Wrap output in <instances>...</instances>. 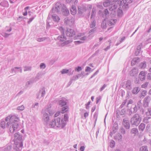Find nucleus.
Returning <instances> with one entry per match:
<instances>
[{"label":"nucleus","instance_id":"nucleus-1","mask_svg":"<svg viewBox=\"0 0 151 151\" xmlns=\"http://www.w3.org/2000/svg\"><path fill=\"white\" fill-rule=\"evenodd\" d=\"M5 121H1L0 126L1 127L4 128H9L11 133H13L14 132L19 130L20 122L19 118L16 116L13 115L11 116H8L6 118Z\"/></svg>","mask_w":151,"mask_h":151},{"label":"nucleus","instance_id":"nucleus-2","mask_svg":"<svg viewBox=\"0 0 151 151\" xmlns=\"http://www.w3.org/2000/svg\"><path fill=\"white\" fill-rule=\"evenodd\" d=\"M68 119V115L67 114H64V119L63 118L61 119L59 117H58L53 120L49 124V127L51 128H54L56 126L58 127H60L61 128H63L65 126L66 123L64 122L67 121Z\"/></svg>","mask_w":151,"mask_h":151},{"label":"nucleus","instance_id":"nucleus-3","mask_svg":"<svg viewBox=\"0 0 151 151\" xmlns=\"http://www.w3.org/2000/svg\"><path fill=\"white\" fill-rule=\"evenodd\" d=\"M55 113L54 110L51 109V106L50 107L45 108L42 111V119L46 124H48L49 120V116H52Z\"/></svg>","mask_w":151,"mask_h":151},{"label":"nucleus","instance_id":"nucleus-4","mask_svg":"<svg viewBox=\"0 0 151 151\" xmlns=\"http://www.w3.org/2000/svg\"><path fill=\"white\" fill-rule=\"evenodd\" d=\"M118 0H108L106 1L103 3V5L105 7L109 6V9L110 11H113L116 9L119 6L118 4H116Z\"/></svg>","mask_w":151,"mask_h":151},{"label":"nucleus","instance_id":"nucleus-5","mask_svg":"<svg viewBox=\"0 0 151 151\" xmlns=\"http://www.w3.org/2000/svg\"><path fill=\"white\" fill-rule=\"evenodd\" d=\"M134 0H118L116 4L122 6L124 11L127 10L129 8V4L132 3Z\"/></svg>","mask_w":151,"mask_h":151},{"label":"nucleus","instance_id":"nucleus-6","mask_svg":"<svg viewBox=\"0 0 151 151\" xmlns=\"http://www.w3.org/2000/svg\"><path fill=\"white\" fill-rule=\"evenodd\" d=\"M141 121V117L139 114H136L131 118L130 122L132 125L137 126Z\"/></svg>","mask_w":151,"mask_h":151},{"label":"nucleus","instance_id":"nucleus-7","mask_svg":"<svg viewBox=\"0 0 151 151\" xmlns=\"http://www.w3.org/2000/svg\"><path fill=\"white\" fill-rule=\"evenodd\" d=\"M63 6L65 5L64 4H62L60 2H57L55 5V7H53L52 9V12L59 13L63 9Z\"/></svg>","mask_w":151,"mask_h":151},{"label":"nucleus","instance_id":"nucleus-8","mask_svg":"<svg viewBox=\"0 0 151 151\" xmlns=\"http://www.w3.org/2000/svg\"><path fill=\"white\" fill-rule=\"evenodd\" d=\"M42 73H38L35 78L31 79L29 81L27 82L25 84V86L27 88L29 85L33 84L34 82L39 80L42 75Z\"/></svg>","mask_w":151,"mask_h":151},{"label":"nucleus","instance_id":"nucleus-9","mask_svg":"<svg viewBox=\"0 0 151 151\" xmlns=\"http://www.w3.org/2000/svg\"><path fill=\"white\" fill-rule=\"evenodd\" d=\"M67 39L65 34H61L60 35L58 36L57 37V40L60 42H64L61 44L62 46H63L67 44L72 42V41L67 40H66Z\"/></svg>","mask_w":151,"mask_h":151},{"label":"nucleus","instance_id":"nucleus-10","mask_svg":"<svg viewBox=\"0 0 151 151\" xmlns=\"http://www.w3.org/2000/svg\"><path fill=\"white\" fill-rule=\"evenodd\" d=\"M65 33L67 36L69 37H74L76 36V32L75 30L73 29L68 28L66 30Z\"/></svg>","mask_w":151,"mask_h":151},{"label":"nucleus","instance_id":"nucleus-11","mask_svg":"<svg viewBox=\"0 0 151 151\" xmlns=\"http://www.w3.org/2000/svg\"><path fill=\"white\" fill-rule=\"evenodd\" d=\"M151 100V98L150 96H146L143 100V106L145 108L148 107Z\"/></svg>","mask_w":151,"mask_h":151},{"label":"nucleus","instance_id":"nucleus-12","mask_svg":"<svg viewBox=\"0 0 151 151\" xmlns=\"http://www.w3.org/2000/svg\"><path fill=\"white\" fill-rule=\"evenodd\" d=\"M122 124L126 129H128L130 128V125L129 120L125 118L123 119Z\"/></svg>","mask_w":151,"mask_h":151},{"label":"nucleus","instance_id":"nucleus-13","mask_svg":"<svg viewBox=\"0 0 151 151\" xmlns=\"http://www.w3.org/2000/svg\"><path fill=\"white\" fill-rule=\"evenodd\" d=\"M67 103L66 99L63 98L58 101V104L59 106L61 107L66 105Z\"/></svg>","mask_w":151,"mask_h":151},{"label":"nucleus","instance_id":"nucleus-14","mask_svg":"<svg viewBox=\"0 0 151 151\" xmlns=\"http://www.w3.org/2000/svg\"><path fill=\"white\" fill-rule=\"evenodd\" d=\"M23 146V142H21L19 145H15L14 146V149L15 151H21Z\"/></svg>","mask_w":151,"mask_h":151},{"label":"nucleus","instance_id":"nucleus-15","mask_svg":"<svg viewBox=\"0 0 151 151\" xmlns=\"http://www.w3.org/2000/svg\"><path fill=\"white\" fill-rule=\"evenodd\" d=\"M132 82L128 80L126 81L125 84V89L127 91H129L132 89Z\"/></svg>","mask_w":151,"mask_h":151},{"label":"nucleus","instance_id":"nucleus-16","mask_svg":"<svg viewBox=\"0 0 151 151\" xmlns=\"http://www.w3.org/2000/svg\"><path fill=\"white\" fill-rule=\"evenodd\" d=\"M83 35L82 34H79L77 36H75L74 37V39H80L81 40L84 41L86 40L87 39V37L86 36H84L82 37H81Z\"/></svg>","mask_w":151,"mask_h":151},{"label":"nucleus","instance_id":"nucleus-17","mask_svg":"<svg viewBox=\"0 0 151 151\" xmlns=\"http://www.w3.org/2000/svg\"><path fill=\"white\" fill-rule=\"evenodd\" d=\"M45 94V88L43 87L40 89L37 95V98L38 99L39 96L41 94V97H43Z\"/></svg>","mask_w":151,"mask_h":151},{"label":"nucleus","instance_id":"nucleus-18","mask_svg":"<svg viewBox=\"0 0 151 151\" xmlns=\"http://www.w3.org/2000/svg\"><path fill=\"white\" fill-rule=\"evenodd\" d=\"M78 13L79 14H83L86 10V7L84 6H81L78 7Z\"/></svg>","mask_w":151,"mask_h":151},{"label":"nucleus","instance_id":"nucleus-19","mask_svg":"<svg viewBox=\"0 0 151 151\" xmlns=\"http://www.w3.org/2000/svg\"><path fill=\"white\" fill-rule=\"evenodd\" d=\"M61 11L62 12L63 14L65 16H67L69 14V10L65 6H63V8Z\"/></svg>","mask_w":151,"mask_h":151},{"label":"nucleus","instance_id":"nucleus-20","mask_svg":"<svg viewBox=\"0 0 151 151\" xmlns=\"http://www.w3.org/2000/svg\"><path fill=\"white\" fill-rule=\"evenodd\" d=\"M73 19L71 18L70 19L69 18L66 17L64 19V23L66 24L70 25V23H72Z\"/></svg>","mask_w":151,"mask_h":151},{"label":"nucleus","instance_id":"nucleus-21","mask_svg":"<svg viewBox=\"0 0 151 151\" xmlns=\"http://www.w3.org/2000/svg\"><path fill=\"white\" fill-rule=\"evenodd\" d=\"M14 137L15 139L20 140L22 139V136L20 133L18 132L14 134Z\"/></svg>","mask_w":151,"mask_h":151},{"label":"nucleus","instance_id":"nucleus-22","mask_svg":"<svg viewBox=\"0 0 151 151\" xmlns=\"http://www.w3.org/2000/svg\"><path fill=\"white\" fill-rule=\"evenodd\" d=\"M138 73V71L136 68H134L132 69L130 72V75L131 76H134L137 75Z\"/></svg>","mask_w":151,"mask_h":151},{"label":"nucleus","instance_id":"nucleus-23","mask_svg":"<svg viewBox=\"0 0 151 151\" xmlns=\"http://www.w3.org/2000/svg\"><path fill=\"white\" fill-rule=\"evenodd\" d=\"M139 77L141 81H143L145 79V73L144 71H141L139 74Z\"/></svg>","mask_w":151,"mask_h":151},{"label":"nucleus","instance_id":"nucleus-24","mask_svg":"<svg viewBox=\"0 0 151 151\" xmlns=\"http://www.w3.org/2000/svg\"><path fill=\"white\" fill-rule=\"evenodd\" d=\"M140 61V59L138 57L134 58L131 62V65L132 66L134 65L136 63H138Z\"/></svg>","mask_w":151,"mask_h":151},{"label":"nucleus","instance_id":"nucleus-25","mask_svg":"<svg viewBox=\"0 0 151 151\" xmlns=\"http://www.w3.org/2000/svg\"><path fill=\"white\" fill-rule=\"evenodd\" d=\"M52 18L54 21L58 22L60 20L59 17L56 14H54L52 16Z\"/></svg>","mask_w":151,"mask_h":151},{"label":"nucleus","instance_id":"nucleus-26","mask_svg":"<svg viewBox=\"0 0 151 151\" xmlns=\"http://www.w3.org/2000/svg\"><path fill=\"white\" fill-rule=\"evenodd\" d=\"M116 21V19H111L108 21V24L109 26H111L115 24Z\"/></svg>","mask_w":151,"mask_h":151},{"label":"nucleus","instance_id":"nucleus-27","mask_svg":"<svg viewBox=\"0 0 151 151\" xmlns=\"http://www.w3.org/2000/svg\"><path fill=\"white\" fill-rule=\"evenodd\" d=\"M71 14L73 15H74L76 13V9L75 6H72L70 9Z\"/></svg>","mask_w":151,"mask_h":151},{"label":"nucleus","instance_id":"nucleus-28","mask_svg":"<svg viewBox=\"0 0 151 151\" xmlns=\"http://www.w3.org/2000/svg\"><path fill=\"white\" fill-rule=\"evenodd\" d=\"M61 112L63 114L67 112L68 110V106L65 105L63 107H62Z\"/></svg>","mask_w":151,"mask_h":151},{"label":"nucleus","instance_id":"nucleus-29","mask_svg":"<svg viewBox=\"0 0 151 151\" xmlns=\"http://www.w3.org/2000/svg\"><path fill=\"white\" fill-rule=\"evenodd\" d=\"M0 5L3 7H8L9 6L8 2L6 1H4L0 3Z\"/></svg>","mask_w":151,"mask_h":151},{"label":"nucleus","instance_id":"nucleus-30","mask_svg":"<svg viewBox=\"0 0 151 151\" xmlns=\"http://www.w3.org/2000/svg\"><path fill=\"white\" fill-rule=\"evenodd\" d=\"M109 12L107 9H105L104 10L102 13L103 17L105 16L106 17H107L109 15Z\"/></svg>","mask_w":151,"mask_h":151},{"label":"nucleus","instance_id":"nucleus-31","mask_svg":"<svg viewBox=\"0 0 151 151\" xmlns=\"http://www.w3.org/2000/svg\"><path fill=\"white\" fill-rule=\"evenodd\" d=\"M147 66L146 62L145 61H143L139 65V66L141 69L145 68Z\"/></svg>","mask_w":151,"mask_h":151},{"label":"nucleus","instance_id":"nucleus-32","mask_svg":"<svg viewBox=\"0 0 151 151\" xmlns=\"http://www.w3.org/2000/svg\"><path fill=\"white\" fill-rule=\"evenodd\" d=\"M131 133L134 134H138V131L137 128H134L131 129Z\"/></svg>","mask_w":151,"mask_h":151},{"label":"nucleus","instance_id":"nucleus-33","mask_svg":"<svg viewBox=\"0 0 151 151\" xmlns=\"http://www.w3.org/2000/svg\"><path fill=\"white\" fill-rule=\"evenodd\" d=\"M123 14V12L122 11L120 8H119L118 9L117 11V15L119 17H121Z\"/></svg>","mask_w":151,"mask_h":151},{"label":"nucleus","instance_id":"nucleus-34","mask_svg":"<svg viewBox=\"0 0 151 151\" xmlns=\"http://www.w3.org/2000/svg\"><path fill=\"white\" fill-rule=\"evenodd\" d=\"M96 21L94 19H92L90 25V28H93L94 27L96 26Z\"/></svg>","mask_w":151,"mask_h":151},{"label":"nucleus","instance_id":"nucleus-35","mask_svg":"<svg viewBox=\"0 0 151 151\" xmlns=\"http://www.w3.org/2000/svg\"><path fill=\"white\" fill-rule=\"evenodd\" d=\"M145 127V124L142 123L139 126V130L143 131Z\"/></svg>","mask_w":151,"mask_h":151},{"label":"nucleus","instance_id":"nucleus-36","mask_svg":"<svg viewBox=\"0 0 151 151\" xmlns=\"http://www.w3.org/2000/svg\"><path fill=\"white\" fill-rule=\"evenodd\" d=\"M118 129V124L115 123L114 124V126L113 128V130L114 132V133H115L116 132V130Z\"/></svg>","mask_w":151,"mask_h":151},{"label":"nucleus","instance_id":"nucleus-37","mask_svg":"<svg viewBox=\"0 0 151 151\" xmlns=\"http://www.w3.org/2000/svg\"><path fill=\"white\" fill-rule=\"evenodd\" d=\"M96 14V12L95 9H92V12H91V18L92 19H94V17H95Z\"/></svg>","mask_w":151,"mask_h":151},{"label":"nucleus","instance_id":"nucleus-38","mask_svg":"<svg viewBox=\"0 0 151 151\" xmlns=\"http://www.w3.org/2000/svg\"><path fill=\"white\" fill-rule=\"evenodd\" d=\"M139 91V88L138 87H135L133 89L132 91V93L133 94H135L137 93Z\"/></svg>","mask_w":151,"mask_h":151},{"label":"nucleus","instance_id":"nucleus-39","mask_svg":"<svg viewBox=\"0 0 151 151\" xmlns=\"http://www.w3.org/2000/svg\"><path fill=\"white\" fill-rule=\"evenodd\" d=\"M114 137L115 139H117L119 140H120L122 139V136L119 134H118L116 135Z\"/></svg>","mask_w":151,"mask_h":151},{"label":"nucleus","instance_id":"nucleus-40","mask_svg":"<svg viewBox=\"0 0 151 151\" xmlns=\"http://www.w3.org/2000/svg\"><path fill=\"white\" fill-rule=\"evenodd\" d=\"M140 151H148L147 147L146 146H144L140 147Z\"/></svg>","mask_w":151,"mask_h":151},{"label":"nucleus","instance_id":"nucleus-41","mask_svg":"<svg viewBox=\"0 0 151 151\" xmlns=\"http://www.w3.org/2000/svg\"><path fill=\"white\" fill-rule=\"evenodd\" d=\"M101 27L103 29L105 28L106 27V23L105 19L102 21L101 24Z\"/></svg>","mask_w":151,"mask_h":151},{"label":"nucleus","instance_id":"nucleus-42","mask_svg":"<svg viewBox=\"0 0 151 151\" xmlns=\"http://www.w3.org/2000/svg\"><path fill=\"white\" fill-rule=\"evenodd\" d=\"M39 107V104L38 103L36 102L35 104L32 105V108H34L36 109H38Z\"/></svg>","mask_w":151,"mask_h":151},{"label":"nucleus","instance_id":"nucleus-43","mask_svg":"<svg viewBox=\"0 0 151 151\" xmlns=\"http://www.w3.org/2000/svg\"><path fill=\"white\" fill-rule=\"evenodd\" d=\"M119 130L120 132L123 134H124L126 133V131L125 129L122 127L120 128Z\"/></svg>","mask_w":151,"mask_h":151},{"label":"nucleus","instance_id":"nucleus-44","mask_svg":"<svg viewBox=\"0 0 151 151\" xmlns=\"http://www.w3.org/2000/svg\"><path fill=\"white\" fill-rule=\"evenodd\" d=\"M96 31V27H95L93 29L90 30L89 32V33L90 34H92L93 33L95 32Z\"/></svg>","mask_w":151,"mask_h":151},{"label":"nucleus","instance_id":"nucleus-45","mask_svg":"<svg viewBox=\"0 0 151 151\" xmlns=\"http://www.w3.org/2000/svg\"><path fill=\"white\" fill-rule=\"evenodd\" d=\"M31 68L30 67L25 66L24 67V71H30L31 70Z\"/></svg>","mask_w":151,"mask_h":151},{"label":"nucleus","instance_id":"nucleus-46","mask_svg":"<svg viewBox=\"0 0 151 151\" xmlns=\"http://www.w3.org/2000/svg\"><path fill=\"white\" fill-rule=\"evenodd\" d=\"M36 17V15H32V17L30 18L29 19V21H28L27 22V23L28 24H29Z\"/></svg>","mask_w":151,"mask_h":151},{"label":"nucleus","instance_id":"nucleus-47","mask_svg":"<svg viewBox=\"0 0 151 151\" xmlns=\"http://www.w3.org/2000/svg\"><path fill=\"white\" fill-rule=\"evenodd\" d=\"M146 115L147 116H151V108L149 107L148 109V111L146 113Z\"/></svg>","mask_w":151,"mask_h":151},{"label":"nucleus","instance_id":"nucleus-48","mask_svg":"<svg viewBox=\"0 0 151 151\" xmlns=\"http://www.w3.org/2000/svg\"><path fill=\"white\" fill-rule=\"evenodd\" d=\"M150 119V117H145L144 119V122L146 123H148L149 122V120Z\"/></svg>","mask_w":151,"mask_h":151},{"label":"nucleus","instance_id":"nucleus-49","mask_svg":"<svg viewBox=\"0 0 151 151\" xmlns=\"http://www.w3.org/2000/svg\"><path fill=\"white\" fill-rule=\"evenodd\" d=\"M98 116V112H96L93 115V118L95 119V122H96Z\"/></svg>","mask_w":151,"mask_h":151},{"label":"nucleus","instance_id":"nucleus-50","mask_svg":"<svg viewBox=\"0 0 151 151\" xmlns=\"http://www.w3.org/2000/svg\"><path fill=\"white\" fill-rule=\"evenodd\" d=\"M46 38L45 37L39 38L37 39V41L38 42H40L44 41V40L46 39Z\"/></svg>","mask_w":151,"mask_h":151},{"label":"nucleus","instance_id":"nucleus-51","mask_svg":"<svg viewBox=\"0 0 151 151\" xmlns=\"http://www.w3.org/2000/svg\"><path fill=\"white\" fill-rule=\"evenodd\" d=\"M115 145V143L114 141L113 140H112L111 141V142L110 143V147L111 148L113 147Z\"/></svg>","mask_w":151,"mask_h":151},{"label":"nucleus","instance_id":"nucleus-52","mask_svg":"<svg viewBox=\"0 0 151 151\" xmlns=\"http://www.w3.org/2000/svg\"><path fill=\"white\" fill-rule=\"evenodd\" d=\"M70 70H67L65 69H63L61 71L62 74L67 73Z\"/></svg>","mask_w":151,"mask_h":151},{"label":"nucleus","instance_id":"nucleus-53","mask_svg":"<svg viewBox=\"0 0 151 151\" xmlns=\"http://www.w3.org/2000/svg\"><path fill=\"white\" fill-rule=\"evenodd\" d=\"M147 91L146 90H143L141 92V95L142 96H145L147 94Z\"/></svg>","mask_w":151,"mask_h":151},{"label":"nucleus","instance_id":"nucleus-54","mask_svg":"<svg viewBox=\"0 0 151 151\" xmlns=\"http://www.w3.org/2000/svg\"><path fill=\"white\" fill-rule=\"evenodd\" d=\"M126 110L125 109H122L120 112V115H122V117H124L123 116Z\"/></svg>","mask_w":151,"mask_h":151},{"label":"nucleus","instance_id":"nucleus-55","mask_svg":"<svg viewBox=\"0 0 151 151\" xmlns=\"http://www.w3.org/2000/svg\"><path fill=\"white\" fill-rule=\"evenodd\" d=\"M46 67V65L44 63H41L40 65V68H41L45 69Z\"/></svg>","mask_w":151,"mask_h":151},{"label":"nucleus","instance_id":"nucleus-56","mask_svg":"<svg viewBox=\"0 0 151 151\" xmlns=\"http://www.w3.org/2000/svg\"><path fill=\"white\" fill-rule=\"evenodd\" d=\"M24 109V106L22 105L20 106H18L17 108V109L18 110H19L21 111L23 110Z\"/></svg>","mask_w":151,"mask_h":151},{"label":"nucleus","instance_id":"nucleus-57","mask_svg":"<svg viewBox=\"0 0 151 151\" xmlns=\"http://www.w3.org/2000/svg\"><path fill=\"white\" fill-rule=\"evenodd\" d=\"M59 29L60 31L61 34H64V30L62 27H60Z\"/></svg>","mask_w":151,"mask_h":151},{"label":"nucleus","instance_id":"nucleus-58","mask_svg":"<svg viewBox=\"0 0 151 151\" xmlns=\"http://www.w3.org/2000/svg\"><path fill=\"white\" fill-rule=\"evenodd\" d=\"M137 105V106L140 109L142 107V104L141 103L140 101H139L138 102Z\"/></svg>","mask_w":151,"mask_h":151},{"label":"nucleus","instance_id":"nucleus-59","mask_svg":"<svg viewBox=\"0 0 151 151\" xmlns=\"http://www.w3.org/2000/svg\"><path fill=\"white\" fill-rule=\"evenodd\" d=\"M148 82H145L142 85V87L143 88H146L147 85H148Z\"/></svg>","mask_w":151,"mask_h":151},{"label":"nucleus","instance_id":"nucleus-60","mask_svg":"<svg viewBox=\"0 0 151 151\" xmlns=\"http://www.w3.org/2000/svg\"><path fill=\"white\" fill-rule=\"evenodd\" d=\"M82 70L80 66H78L77 68H75V70L76 71L79 72L81 71Z\"/></svg>","mask_w":151,"mask_h":151},{"label":"nucleus","instance_id":"nucleus-61","mask_svg":"<svg viewBox=\"0 0 151 151\" xmlns=\"http://www.w3.org/2000/svg\"><path fill=\"white\" fill-rule=\"evenodd\" d=\"M91 101H89L88 103L86 104H85V105L86 106V108L87 109H89V105L90 104Z\"/></svg>","mask_w":151,"mask_h":151},{"label":"nucleus","instance_id":"nucleus-62","mask_svg":"<svg viewBox=\"0 0 151 151\" xmlns=\"http://www.w3.org/2000/svg\"><path fill=\"white\" fill-rule=\"evenodd\" d=\"M147 78L148 80H151V73H149L147 74Z\"/></svg>","mask_w":151,"mask_h":151},{"label":"nucleus","instance_id":"nucleus-63","mask_svg":"<svg viewBox=\"0 0 151 151\" xmlns=\"http://www.w3.org/2000/svg\"><path fill=\"white\" fill-rule=\"evenodd\" d=\"M83 42L80 41H76L74 42L75 44L76 45L80 44L83 43Z\"/></svg>","mask_w":151,"mask_h":151},{"label":"nucleus","instance_id":"nucleus-64","mask_svg":"<svg viewBox=\"0 0 151 151\" xmlns=\"http://www.w3.org/2000/svg\"><path fill=\"white\" fill-rule=\"evenodd\" d=\"M134 111L133 112L134 113H135L137 112V108L136 105H135V106L133 108Z\"/></svg>","mask_w":151,"mask_h":151}]
</instances>
